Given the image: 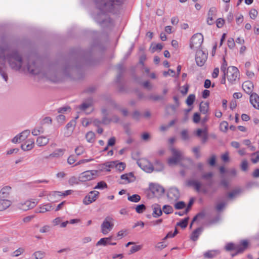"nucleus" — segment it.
Here are the masks:
<instances>
[{
  "label": "nucleus",
  "instance_id": "13d9d810",
  "mask_svg": "<svg viewBox=\"0 0 259 259\" xmlns=\"http://www.w3.org/2000/svg\"><path fill=\"white\" fill-rule=\"evenodd\" d=\"M178 230L177 228H176L174 233H172V232H168L166 236L163 238V240H165L167 238L174 237L178 234Z\"/></svg>",
  "mask_w": 259,
  "mask_h": 259
},
{
  "label": "nucleus",
  "instance_id": "a211bd4d",
  "mask_svg": "<svg viewBox=\"0 0 259 259\" xmlns=\"http://www.w3.org/2000/svg\"><path fill=\"white\" fill-rule=\"evenodd\" d=\"M187 185L189 187L194 188L197 192H199L200 191L202 184L198 180L191 179L187 181Z\"/></svg>",
  "mask_w": 259,
  "mask_h": 259
},
{
  "label": "nucleus",
  "instance_id": "72a5a7b5",
  "mask_svg": "<svg viewBox=\"0 0 259 259\" xmlns=\"http://www.w3.org/2000/svg\"><path fill=\"white\" fill-rule=\"evenodd\" d=\"M11 188L10 186H6L3 188L0 191L1 196L3 198H7L10 193Z\"/></svg>",
  "mask_w": 259,
  "mask_h": 259
},
{
  "label": "nucleus",
  "instance_id": "69168bd1",
  "mask_svg": "<svg viewBox=\"0 0 259 259\" xmlns=\"http://www.w3.org/2000/svg\"><path fill=\"white\" fill-rule=\"evenodd\" d=\"M257 11L255 9H251L249 12V16L252 19H255L257 15Z\"/></svg>",
  "mask_w": 259,
  "mask_h": 259
},
{
  "label": "nucleus",
  "instance_id": "dca6fc26",
  "mask_svg": "<svg viewBox=\"0 0 259 259\" xmlns=\"http://www.w3.org/2000/svg\"><path fill=\"white\" fill-rule=\"evenodd\" d=\"M217 9L215 7H211L207 14L206 23L209 25H212L214 21V17L216 16Z\"/></svg>",
  "mask_w": 259,
  "mask_h": 259
},
{
  "label": "nucleus",
  "instance_id": "412c9836",
  "mask_svg": "<svg viewBox=\"0 0 259 259\" xmlns=\"http://www.w3.org/2000/svg\"><path fill=\"white\" fill-rule=\"evenodd\" d=\"M53 207L50 203L40 205L35 209L36 213H45L53 210Z\"/></svg>",
  "mask_w": 259,
  "mask_h": 259
},
{
  "label": "nucleus",
  "instance_id": "c03bdc74",
  "mask_svg": "<svg viewBox=\"0 0 259 259\" xmlns=\"http://www.w3.org/2000/svg\"><path fill=\"white\" fill-rule=\"evenodd\" d=\"M189 218H187L177 223V226H180L183 229L185 228L188 225Z\"/></svg>",
  "mask_w": 259,
  "mask_h": 259
},
{
  "label": "nucleus",
  "instance_id": "052dcab7",
  "mask_svg": "<svg viewBox=\"0 0 259 259\" xmlns=\"http://www.w3.org/2000/svg\"><path fill=\"white\" fill-rule=\"evenodd\" d=\"M142 248L141 245H135L131 247V250L130 251V254H132L135 253L139 250H140Z\"/></svg>",
  "mask_w": 259,
  "mask_h": 259
},
{
  "label": "nucleus",
  "instance_id": "b1692460",
  "mask_svg": "<svg viewBox=\"0 0 259 259\" xmlns=\"http://www.w3.org/2000/svg\"><path fill=\"white\" fill-rule=\"evenodd\" d=\"M153 210L152 215L154 218H158L162 214L160 205L158 204H154L151 206Z\"/></svg>",
  "mask_w": 259,
  "mask_h": 259
},
{
  "label": "nucleus",
  "instance_id": "e2e57ef3",
  "mask_svg": "<svg viewBox=\"0 0 259 259\" xmlns=\"http://www.w3.org/2000/svg\"><path fill=\"white\" fill-rule=\"evenodd\" d=\"M192 151L195 154V157L197 159H198L200 157L201 155L199 152V147H195L192 149Z\"/></svg>",
  "mask_w": 259,
  "mask_h": 259
},
{
  "label": "nucleus",
  "instance_id": "423d86ee",
  "mask_svg": "<svg viewBox=\"0 0 259 259\" xmlns=\"http://www.w3.org/2000/svg\"><path fill=\"white\" fill-rule=\"evenodd\" d=\"M113 219L110 217H107L101 224V232L104 234H107L113 228Z\"/></svg>",
  "mask_w": 259,
  "mask_h": 259
},
{
  "label": "nucleus",
  "instance_id": "6e6552de",
  "mask_svg": "<svg viewBox=\"0 0 259 259\" xmlns=\"http://www.w3.org/2000/svg\"><path fill=\"white\" fill-rule=\"evenodd\" d=\"M38 200L36 199H32L25 201L23 202H21L18 204V207L19 209L26 211L28 209L34 208L38 203Z\"/></svg>",
  "mask_w": 259,
  "mask_h": 259
},
{
  "label": "nucleus",
  "instance_id": "864d4df0",
  "mask_svg": "<svg viewBox=\"0 0 259 259\" xmlns=\"http://www.w3.org/2000/svg\"><path fill=\"white\" fill-rule=\"evenodd\" d=\"M78 178H76L74 176L70 177L68 180V183L70 185H73L74 184H78Z\"/></svg>",
  "mask_w": 259,
  "mask_h": 259
},
{
  "label": "nucleus",
  "instance_id": "473e14b6",
  "mask_svg": "<svg viewBox=\"0 0 259 259\" xmlns=\"http://www.w3.org/2000/svg\"><path fill=\"white\" fill-rule=\"evenodd\" d=\"M202 228L201 227L198 228L195 230L191 235V239L194 241H196L202 232Z\"/></svg>",
  "mask_w": 259,
  "mask_h": 259
},
{
  "label": "nucleus",
  "instance_id": "aec40b11",
  "mask_svg": "<svg viewBox=\"0 0 259 259\" xmlns=\"http://www.w3.org/2000/svg\"><path fill=\"white\" fill-rule=\"evenodd\" d=\"M167 196L169 199L177 200L180 197V193L176 188H171L168 190Z\"/></svg>",
  "mask_w": 259,
  "mask_h": 259
},
{
  "label": "nucleus",
  "instance_id": "f03ea898",
  "mask_svg": "<svg viewBox=\"0 0 259 259\" xmlns=\"http://www.w3.org/2000/svg\"><path fill=\"white\" fill-rule=\"evenodd\" d=\"M124 0H96L97 7L103 13L114 12Z\"/></svg>",
  "mask_w": 259,
  "mask_h": 259
},
{
  "label": "nucleus",
  "instance_id": "7ed1b4c3",
  "mask_svg": "<svg viewBox=\"0 0 259 259\" xmlns=\"http://www.w3.org/2000/svg\"><path fill=\"white\" fill-rule=\"evenodd\" d=\"M172 156L168 159L167 163L169 165L172 166L177 164L184 158L183 153L177 149L172 148Z\"/></svg>",
  "mask_w": 259,
  "mask_h": 259
},
{
  "label": "nucleus",
  "instance_id": "8fccbe9b",
  "mask_svg": "<svg viewBox=\"0 0 259 259\" xmlns=\"http://www.w3.org/2000/svg\"><path fill=\"white\" fill-rule=\"evenodd\" d=\"M181 135L184 141H187L190 139V136L187 130H183L181 133Z\"/></svg>",
  "mask_w": 259,
  "mask_h": 259
},
{
  "label": "nucleus",
  "instance_id": "a18cd8bd",
  "mask_svg": "<svg viewBox=\"0 0 259 259\" xmlns=\"http://www.w3.org/2000/svg\"><path fill=\"white\" fill-rule=\"evenodd\" d=\"M43 133H44V129L41 126L35 127L32 131V134L35 136H38L40 134H42Z\"/></svg>",
  "mask_w": 259,
  "mask_h": 259
},
{
  "label": "nucleus",
  "instance_id": "2eb2a0df",
  "mask_svg": "<svg viewBox=\"0 0 259 259\" xmlns=\"http://www.w3.org/2000/svg\"><path fill=\"white\" fill-rule=\"evenodd\" d=\"M30 131L28 130H25L21 133L20 134L17 135L12 140V142L14 143H20L24 141L29 135Z\"/></svg>",
  "mask_w": 259,
  "mask_h": 259
},
{
  "label": "nucleus",
  "instance_id": "bb28decb",
  "mask_svg": "<svg viewBox=\"0 0 259 259\" xmlns=\"http://www.w3.org/2000/svg\"><path fill=\"white\" fill-rule=\"evenodd\" d=\"M34 145V142L33 140L29 139L26 142V143L21 145V148L24 151H28L32 149Z\"/></svg>",
  "mask_w": 259,
  "mask_h": 259
},
{
  "label": "nucleus",
  "instance_id": "39448f33",
  "mask_svg": "<svg viewBox=\"0 0 259 259\" xmlns=\"http://www.w3.org/2000/svg\"><path fill=\"white\" fill-rule=\"evenodd\" d=\"M238 69L234 66L229 67L227 72H226V76L228 81L231 83H234L236 79L238 78Z\"/></svg>",
  "mask_w": 259,
  "mask_h": 259
},
{
  "label": "nucleus",
  "instance_id": "7c9ffc66",
  "mask_svg": "<svg viewBox=\"0 0 259 259\" xmlns=\"http://www.w3.org/2000/svg\"><path fill=\"white\" fill-rule=\"evenodd\" d=\"M150 116V114H132V118L135 121H139L142 119H147Z\"/></svg>",
  "mask_w": 259,
  "mask_h": 259
},
{
  "label": "nucleus",
  "instance_id": "a19ab883",
  "mask_svg": "<svg viewBox=\"0 0 259 259\" xmlns=\"http://www.w3.org/2000/svg\"><path fill=\"white\" fill-rule=\"evenodd\" d=\"M195 100V96L194 94H190L189 95L186 100V103L188 106H191Z\"/></svg>",
  "mask_w": 259,
  "mask_h": 259
},
{
  "label": "nucleus",
  "instance_id": "774afa93",
  "mask_svg": "<svg viewBox=\"0 0 259 259\" xmlns=\"http://www.w3.org/2000/svg\"><path fill=\"white\" fill-rule=\"evenodd\" d=\"M224 23H225L224 20L222 18H220L218 19L216 21L217 26L218 28H222L223 26Z\"/></svg>",
  "mask_w": 259,
  "mask_h": 259
},
{
  "label": "nucleus",
  "instance_id": "0eeeda50",
  "mask_svg": "<svg viewBox=\"0 0 259 259\" xmlns=\"http://www.w3.org/2000/svg\"><path fill=\"white\" fill-rule=\"evenodd\" d=\"M98 170H87L81 173L78 177L79 181L87 182L96 178L98 175Z\"/></svg>",
  "mask_w": 259,
  "mask_h": 259
},
{
  "label": "nucleus",
  "instance_id": "2f4dec72",
  "mask_svg": "<svg viewBox=\"0 0 259 259\" xmlns=\"http://www.w3.org/2000/svg\"><path fill=\"white\" fill-rule=\"evenodd\" d=\"M220 252L218 250H209L205 252L203 255L205 258H212L219 254Z\"/></svg>",
  "mask_w": 259,
  "mask_h": 259
},
{
  "label": "nucleus",
  "instance_id": "1a4fd4ad",
  "mask_svg": "<svg viewBox=\"0 0 259 259\" xmlns=\"http://www.w3.org/2000/svg\"><path fill=\"white\" fill-rule=\"evenodd\" d=\"M207 58V54L202 50H197L196 53L195 60L196 64L199 66H202L205 63Z\"/></svg>",
  "mask_w": 259,
  "mask_h": 259
},
{
  "label": "nucleus",
  "instance_id": "5701e85b",
  "mask_svg": "<svg viewBox=\"0 0 259 259\" xmlns=\"http://www.w3.org/2000/svg\"><path fill=\"white\" fill-rule=\"evenodd\" d=\"M243 90L248 94L251 95L252 94L253 89V84L250 81H246L244 82L242 85Z\"/></svg>",
  "mask_w": 259,
  "mask_h": 259
},
{
  "label": "nucleus",
  "instance_id": "c9c22d12",
  "mask_svg": "<svg viewBox=\"0 0 259 259\" xmlns=\"http://www.w3.org/2000/svg\"><path fill=\"white\" fill-rule=\"evenodd\" d=\"M92 103L91 101H88L83 103L79 107V108L82 111H85L87 109L92 107Z\"/></svg>",
  "mask_w": 259,
  "mask_h": 259
},
{
  "label": "nucleus",
  "instance_id": "5fc2aeb1",
  "mask_svg": "<svg viewBox=\"0 0 259 259\" xmlns=\"http://www.w3.org/2000/svg\"><path fill=\"white\" fill-rule=\"evenodd\" d=\"M237 246H235V245L233 243H228L225 246V249L227 251H230L233 250H236Z\"/></svg>",
  "mask_w": 259,
  "mask_h": 259
},
{
  "label": "nucleus",
  "instance_id": "6ab92c4d",
  "mask_svg": "<svg viewBox=\"0 0 259 259\" xmlns=\"http://www.w3.org/2000/svg\"><path fill=\"white\" fill-rule=\"evenodd\" d=\"M195 135L199 138H201L202 143H205L208 139V133L206 128H199L195 132Z\"/></svg>",
  "mask_w": 259,
  "mask_h": 259
},
{
  "label": "nucleus",
  "instance_id": "4d7b16f0",
  "mask_svg": "<svg viewBox=\"0 0 259 259\" xmlns=\"http://www.w3.org/2000/svg\"><path fill=\"white\" fill-rule=\"evenodd\" d=\"M125 167V164L124 162L116 163V168L119 171H121L124 169Z\"/></svg>",
  "mask_w": 259,
  "mask_h": 259
},
{
  "label": "nucleus",
  "instance_id": "4be33fe9",
  "mask_svg": "<svg viewBox=\"0 0 259 259\" xmlns=\"http://www.w3.org/2000/svg\"><path fill=\"white\" fill-rule=\"evenodd\" d=\"M250 102L252 106L259 109V96L256 93H252L250 95Z\"/></svg>",
  "mask_w": 259,
  "mask_h": 259
},
{
  "label": "nucleus",
  "instance_id": "de8ad7c7",
  "mask_svg": "<svg viewBox=\"0 0 259 259\" xmlns=\"http://www.w3.org/2000/svg\"><path fill=\"white\" fill-rule=\"evenodd\" d=\"M107 187V184L104 181H101L97 183V185L95 187V189H103Z\"/></svg>",
  "mask_w": 259,
  "mask_h": 259
},
{
  "label": "nucleus",
  "instance_id": "f8f14e48",
  "mask_svg": "<svg viewBox=\"0 0 259 259\" xmlns=\"http://www.w3.org/2000/svg\"><path fill=\"white\" fill-rule=\"evenodd\" d=\"M99 195V192L97 191H91L83 200V203L85 205H89L95 201Z\"/></svg>",
  "mask_w": 259,
  "mask_h": 259
},
{
  "label": "nucleus",
  "instance_id": "79ce46f5",
  "mask_svg": "<svg viewBox=\"0 0 259 259\" xmlns=\"http://www.w3.org/2000/svg\"><path fill=\"white\" fill-rule=\"evenodd\" d=\"M95 134L93 132H89L85 136L88 142L92 143L94 141Z\"/></svg>",
  "mask_w": 259,
  "mask_h": 259
},
{
  "label": "nucleus",
  "instance_id": "20e7f679",
  "mask_svg": "<svg viewBox=\"0 0 259 259\" xmlns=\"http://www.w3.org/2000/svg\"><path fill=\"white\" fill-rule=\"evenodd\" d=\"M203 41V36L201 33H197L194 34L191 38L190 48L192 50H200Z\"/></svg>",
  "mask_w": 259,
  "mask_h": 259
},
{
  "label": "nucleus",
  "instance_id": "338daca9",
  "mask_svg": "<svg viewBox=\"0 0 259 259\" xmlns=\"http://www.w3.org/2000/svg\"><path fill=\"white\" fill-rule=\"evenodd\" d=\"M64 150L61 149H58L55 150L52 154L54 156L58 157L63 154Z\"/></svg>",
  "mask_w": 259,
  "mask_h": 259
},
{
  "label": "nucleus",
  "instance_id": "9d476101",
  "mask_svg": "<svg viewBox=\"0 0 259 259\" xmlns=\"http://www.w3.org/2000/svg\"><path fill=\"white\" fill-rule=\"evenodd\" d=\"M120 119L117 114H105L102 120V123L104 124H108L111 122L118 123L121 122Z\"/></svg>",
  "mask_w": 259,
  "mask_h": 259
},
{
  "label": "nucleus",
  "instance_id": "603ef678",
  "mask_svg": "<svg viewBox=\"0 0 259 259\" xmlns=\"http://www.w3.org/2000/svg\"><path fill=\"white\" fill-rule=\"evenodd\" d=\"M85 151L84 147L82 146L77 147L75 149V152L77 155H80L82 154Z\"/></svg>",
  "mask_w": 259,
  "mask_h": 259
},
{
  "label": "nucleus",
  "instance_id": "4c0bfd02",
  "mask_svg": "<svg viewBox=\"0 0 259 259\" xmlns=\"http://www.w3.org/2000/svg\"><path fill=\"white\" fill-rule=\"evenodd\" d=\"M199 109L201 113H206L208 110V104L206 102H201L200 104Z\"/></svg>",
  "mask_w": 259,
  "mask_h": 259
},
{
  "label": "nucleus",
  "instance_id": "49530a36",
  "mask_svg": "<svg viewBox=\"0 0 259 259\" xmlns=\"http://www.w3.org/2000/svg\"><path fill=\"white\" fill-rule=\"evenodd\" d=\"M146 209V206L143 204L137 205L135 208L136 211L138 213H142Z\"/></svg>",
  "mask_w": 259,
  "mask_h": 259
},
{
  "label": "nucleus",
  "instance_id": "e433bc0d",
  "mask_svg": "<svg viewBox=\"0 0 259 259\" xmlns=\"http://www.w3.org/2000/svg\"><path fill=\"white\" fill-rule=\"evenodd\" d=\"M127 200L133 202H138L141 200V196L138 194L130 195L128 194Z\"/></svg>",
  "mask_w": 259,
  "mask_h": 259
},
{
  "label": "nucleus",
  "instance_id": "f704fd0d",
  "mask_svg": "<svg viewBox=\"0 0 259 259\" xmlns=\"http://www.w3.org/2000/svg\"><path fill=\"white\" fill-rule=\"evenodd\" d=\"M111 238L112 237L101 238L99 241L97 242L96 243V246H106L107 244H109V242L111 241Z\"/></svg>",
  "mask_w": 259,
  "mask_h": 259
},
{
  "label": "nucleus",
  "instance_id": "09e8293b",
  "mask_svg": "<svg viewBox=\"0 0 259 259\" xmlns=\"http://www.w3.org/2000/svg\"><path fill=\"white\" fill-rule=\"evenodd\" d=\"M162 210L163 212L166 214H169L172 212L173 208L172 207L168 205H165L163 206Z\"/></svg>",
  "mask_w": 259,
  "mask_h": 259
},
{
  "label": "nucleus",
  "instance_id": "37998d69",
  "mask_svg": "<svg viewBox=\"0 0 259 259\" xmlns=\"http://www.w3.org/2000/svg\"><path fill=\"white\" fill-rule=\"evenodd\" d=\"M154 167V170L157 171H160L163 169V165L161 162L156 161L155 163Z\"/></svg>",
  "mask_w": 259,
  "mask_h": 259
},
{
  "label": "nucleus",
  "instance_id": "680f3d73",
  "mask_svg": "<svg viewBox=\"0 0 259 259\" xmlns=\"http://www.w3.org/2000/svg\"><path fill=\"white\" fill-rule=\"evenodd\" d=\"M228 126V124L227 122L223 121L220 124V130L222 131L225 132L227 130Z\"/></svg>",
  "mask_w": 259,
  "mask_h": 259
},
{
  "label": "nucleus",
  "instance_id": "cd10ccee",
  "mask_svg": "<svg viewBox=\"0 0 259 259\" xmlns=\"http://www.w3.org/2000/svg\"><path fill=\"white\" fill-rule=\"evenodd\" d=\"M46 77L53 82H56L58 80L57 77L56 72L54 70H49L46 74Z\"/></svg>",
  "mask_w": 259,
  "mask_h": 259
},
{
  "label": "nucleus",
  "instance_id": "c85d7f7f",
  "mask_svg": "<svg viewBox=\"0 0 259 259\" xmlns=\"http://www.w3.org/2000/svg\"><path fill=\"white\" fill-rule=\"evenodd\" d=\"M11 205V202L7 199H0V211H3L8 208Z\"/></svg>",
  "mask_w": 259,
  "mask_h": 259
},
{
  "label": "nucleus",
  "instance_id": "a878e982",
  "mask_svg": "<svg viewBox=\"0 0 259 259\" xmlns=\"http://www.w3.org/2000/svg\"><path fill=\"white\" fill-rule=\"evenodd\" d=\"M49 142V139L45 136H40L37 138L36 143L39 147L46 146Z\"/></svg>",
  "mask_w": 259,
  "mask_h": 259
},
{
  "label": "nucleus",
  "instance_id": "ea45409f",
  "mask_svg": "<svg viewBox=\"0 0 259 259\" xmlns=\"http://www.w3.org/2000/svg\"><path fill=\"white\" fill-rule=\"evenodd\" d=\"M45 252L42 251H37L33 254L35 259H42L45 256Z\"/></svg>",
  "mask_w": 259,
  "mask_h": 259
},
{
  "label": "nucleus",
  "instance_id": "f257e3e1",
  "mask_svg": "<svg viewBox=\"0 0 259 259\" xmlns=\"http://www.w3.org/2000/svg\"><path fill=\"white\" fill-rule=\"evenodd\" d=\"M7 59L12 68L15 70H23L27 69L28 71L32 74H37L40 71V68L34 57H31L27 61L22 60L21 57L16 52L13 53L8 56Z\"/></svg>",
  "mask_w": 259,
  "mask_h": 259
},
{
  "label": "nucleus",
  "instance_id": "6e6d98bb",
  "mask_svg": "<svg viewBox=\"0 0 259 259\" xmlns=\"http://www.w3.org/2000/svg\"><path fill=\"white\" fill-rule=\"evenodd\" d=\"M71 112V108L69 106H65L58 109V112L59 113H62L63 112Z\"/></svg>",
  "mask_w": 259,
  "mask_h": 259
},
{
  "label": "nucleus",
  "instance_id": "3c124183",
  "mask_svg": "<svg viewBox=\"0 0 259 259\" xmlns=\"http://www.w3.org/2000/svg\"><path fill=\"white\" fill-rule=\"evenodd\" d=\"M5 53L3 50H0V65H3L6 62Z\"/></svg>",
  "mask_w": 259,
  "mask_h": 259
},
{
  "label": "nucleus",
  "instance_id": "393cba45",
  "mask_svg": "<svg viewBox=\"0 0 259 259\" xmlns=\"http://www.w3.org/2000/svg\"><path fill=\"white\" fill-rule=\"evenodd\" d=\"M75 119L71 120L69 123L67 124L66 128L68 130V132L67 133H65L66 136L68 137L72 134V133L73 132V128L75 127Z\"/></svg>",
  "mask_w": 259,
  "mask_h": 259
},
{
  "label": "nucleus",
  "instance_id": "c756f323",
  "mask_svg": "<svg viewBox=\"0 0 259 259\" xmlns=\"http://www.w3.org/2000/svg\"><path fill=\"white\" fill-rule=\"evenodd\" d=\"M248 243L246 240H243L241 242L240 245L237 246L236 251L237 253L242 252L248 246Z\"/></svg>",
  "mask_w": 259,
  "mask_h": 259
},
{
  "label": "nucleus",
  "instance_id": "bf43d9fd",
  "mask_svg": "<svg viewBox=\"0 0 259 259\" xmlns=\"http://www.w3.org/2000/svg\"><path fill=\"white\" fill-rule=\"evenodd\" d=\"M185 203L183 201H179L175 204V207L177 209H183L185 207Z\"/></svg>",
  "mask_w": 259,
  "mask_h": 259
},
{
  "label": "nucleus",
  "instance_id": "ddd939ff",
  "mask_svg": "<svg viewBox=\"0 0 259 259\" xmlns=\"http://www.w3.org/2000/svg\"><path fill=\"white\" fill-rule=\"evenodd\" d=\"M149 189L153 195L156 197L161 196L164 192V188L158 184H150Z\"/></svg>",
  "mask_w": 259,
  "mask_h": 259
},
{
  "label": "nucleus",
  "instance_id": "4468645a",
  "mask_svg": "<svg viewBox=\"0 0 259 259\" xmlns=\"http://www.w3.org/2000/svg\"><path fill=\"white\" fill-rule=\"evenodd\" d=\"M104 112H121L122 113H127V111L125 108L120 107L119 105L115 102L111 103L107 110L104 111Z\"/></svg>",
  "mask_w": 259,
  "mask_h": 259
},
{
  "label": "nucleus",
  "instance_id": "9b49d317",
  "mask_svg": "<svg viewBox=\"0 0 259 259\" xmlns=\"http://www.w3.org/2000/svg\"><path fill=\"white\" fill-rule=\"evenodd\" d=\"M139 166L144 171L150 173L154 170V167L151 163L145 159H143L137 162Z\"/></svg>",
  "mask_w": 259,
  "mask_h": 259
},
{
  "label": "nucleus",
  "instance_id": "0e129e2a",
  "mask_svg": "<svg viewBox=\"0 0 259 259\" xmlns=\"http://www.w3.org/2000/svg\"><path fill=\"white\" fill-rule=\"evenodd\" d=\"M227 44H228V47L230 49H233L235 45L234 39L233 38H229L228 39Z\"/></svg>",
  "mask_w": 259,
  "mask_h": 259
},
{
  "label": "nucleus",
  "instance_id": "58836bf2",
  "mask_svg": "<svg viewBox=\"0 0 259 259\" xmlns=\"http://www.w3.org/2000/svg\"><path fill=\"white\" fill-rule=\"evenodd\" d=\"M162 48H163V46L161 44H152L150 46V51L152 53H154V52H155L157 50L160 51L161 50H162Z\"/></svg>",
  "mask_w": 259,
  "mask_h": 259
},
{
  "label": "nucleus",
  "instance_id": "f3484780",
  "mask_svg": "<svg viewBox=\"0 0 259 259\" xmlns=\"http://www.w3.org/2000/svg\"><path fill=\"white\" fill-rule=\"evenodd\" d=\"M122 182H119L120 184H126L134 182L135 180V177L133 172L123 174L120 177Z\"/></svg>",
  "mask_w": 259,
  "mask_h": 259
}]
</instances>
